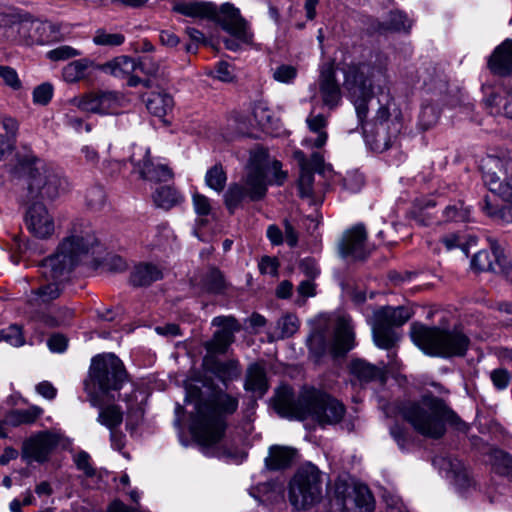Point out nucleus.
Wrapping results in <instances>:
<instances>
[{
    "mask_svg": "<svg viewBox=\"0 0 512 512\" xmlns=\"http://www.w3.org/2000/svg\"><path fill=\"white\" fill-rule=\"evenodd\" d=\"M273 406L282 417L311 419L322 427L340 423L346 413L339 400L314 388L303 389L295 398L291 387L281 386L276 390Z\"/></svg>",
    "mask_w": 512,
    "mask_h": 512,
    "instance_id": "f257e3e1",
    "label": "nucleus"
},
{
    "mask_svg": "<svg viewBox=\"0 0 512 512\" xmlns=\"http://www.w3.org/2000/svg\"><path fill=\"white\" fill-rule=\"evenodd\" d=\"M95 241V237L89 231L71 234L59 244L54 255L42 261L40 274L46 283L35 290V294L42 302H49L60 296L62 282L89 253Z\"/></svg>",
    "mask_w": 512,
    "mask_h": 512,
    "instance_id": "f03ea898",
    "label": "nucleus"
},
{
    "mask_svg": "<svg viewBox=\"0 0 512 512\" xmlns=\"http://www.w3.org/2000/svg\"><path fill=\"white\" fill-rule=\"evenodd\" d=\"M286 174L281 170L279 161L269 159L266 150L259 148L251 153L244 185L233 183L224 194V203L230 213L240 207L245 198L252 201L262 199L267 192L268 185L282 184Z\"/></svg>",
    "mask_w": 512,
    "mask_h": 512,
    "instance_id": "7ed1b4c3",
    "label": "nucleus"
},
{
    "mask_svg": "<svg viewBox=\"0 0 512 512\" xmlns=\"http://www.w3.org/2000/svg\"><path fill=\"white\" fill-rule=\"evenodd\" d=\"M239 400L224 390L212 391L195 404L191 418V433L202 446L211 447L219 443L227 428V417L236 412Z\"/></svg>",
    "mask_w": 512,
    "mask_h": 512,
    "instance_id": "20e7f679",
    "label": "nucleus"
},
{
    "mask_svg": "<svg viewBox=\"0 0 512 512\" xmlns=\"http://www.w3.org/2000/svg\"><path fill=\"white\" fill-rule=\"evenodd\" d=\"M18 166L28 172L25 203L53 201L67 191L68 181L54 167L37 158L25 148L23 154L16 155Z\"/></svg>",
    "mask_w": 512,
    "mask_h": 512,
    "instance_id": "39448f33",
    "label": "nucleus"
},
{
    "mask_svg": "<svg viewBox=\"0 0 512 512\" xmlns=\"http://www.w3.org/2000/svg\"><path fill=\"white\" fill-rule=\"evenodd\" d=\"M400 415L416 432L434 439L444 435L446 422L453 423L457 419L445 402L432 394H425L418 401L404 403Z\"/></svg>",
    "mask_w": 512,
    "mask_h": 512,
    "instance_id": "423d86ee",
    "label": "nucleus"
},
{
    "mask_svg": "<svg viewBox=\"0 0 512 512\" xmlns=\"http://www.w3.org/2000/svg\"><path fill=\"white\" fill-rule=\"evenodd\" d=\"M343 74L344 88L363 123L368 115V102L373 97L374 89H381L388 82L386 70L370 63H350L343 68Z\"/></svg>",
    "mask_w": 512,
    "mask_h": 512,
    "instance_id": "0eeeda50",
    "label": "nucleus"
},
{
    "mask_svg": "<svg viewBox=\"0 0 512 512\" xmlns=\"http://www.w3.org/2000/svg\"><path fill=\"white\" fill-rule=\"evenodd\" d=\"M411 338L424 353L442 358L462 357L470 345L469 337L460 327L443 329L413 324Z\"/></svg>",
    "mask_w": 512,
    "mask_h": 512,
    "instance_id": "6e6552de",
    "label": "nucleus"
},
{
    "mask_svg": "<svg viewBox=\"0 0 512 512\" xmlns=\"http://www.w3.org/2000/svg\"><path fill=\"white\" fill-rule=\"evenodd\" d=\"M321 492V472L311 463L300 467L289 484V500L297 510L318 502Z\"/></svg>",
    "mask_w": 512,
    "mask_h": 512,
    "instance_id": "1a4fd4ad",
    "label": "nucleus"
},
{
    "mask_svg": "<svg viewBox=\"0 0 512 512\" xmlns=\"http://www.w3.org/2000/svg\"><path fill=\"white\" fill-rule=\"evenodd\" d=\"M401 127L397 117H390L388 102L378 108L373 121L363 124L365 141L372 150L382 153L392 145Z\"/></svg>",
    "mask_w": 512,
    "mask_h": 512,
    "instance_id": "9d476101",
    "label": "nucleus"
},
{
    "mask_svg": "<svg viewBox=\"0 0 512 512\" xmlns=\"http://www.w3.org/2000/svg\"><path fill=\"white\" fill-rule=\"evenodd\" d=\"M354 337L350 320L345 317H339L336 320L333 337L330 342L326 341L323 332L314 331L308 338V346L310 352L318 358L326 352L331 353L334 357H339L345 355L354 347Z\"/></svg>",
    "mask_w": 512,
    "mask_h": 512,
    "instance_id": "9b49d317",
    "label": "nucleus"
},
{
    "mask_svg": "<svg viewBox=\"0 0 512 512\" xmlns=\"http://www.w3.org/2000/svg\"><path fill=\"white\" fill-rule=\"evenodd\" d=\"M411 317L409 309L398 307H382L374 313L373 339L382 349H390L399 339L394 327L402 326Z\"/></svg>",
    "mask_w": 512,
    "mask_h": 512,
    "instance_id": "f8f14e48",
    "label": "nucleus"
},
{
    "mask_svg": "<svg viewBox=\"0 0 512 512\" xmlns=\"http://www.w3.org/2000/svg\"><path fill=\"white\" fill-rule=\"evenodd\" d=\"M90 378L104 394L120 390L127 375L122 361L114 354H105L93 358Z\"/></svg>",
    "mask_w": 512,
    "mask_h": 512,
    "instance_id": "ddd939ff",
    "label": "nucleus"
},
{
    "mask_svg": "<svg viewBox=\"0 0 512 512\" xmlns=\"http://www.w3.org/2000/svg\"><path fill=\"white\" fill-rule=\"evenodd\" d=\"M24 222L27 230L38 239H48L55 231V220L44 203H25Z\"/></svg>",
    "mask_w": 512,
    "mask_h": 512,
    "instance_id": "4468645a",
    "label": "nucleus"
},
{
    "mask_svg": "<svg viewBox=\"0 0 512 512\" xmlns=\"http://www.w3.org/2000/svg\"><path fill=\"white\" fill-rule=\"evenodd\" d=\"M294 155L300 165L298 181L300 196L311 197L314 191V172L325 174L326 171L331 170L330 166L325 164L323 155L320 152H313L310 159L302 151H296Z\"/></svg>",
    "mask_w": 512,
    "mask_h": 512,
    "instance_id": "2eb2a0df",
    "label": "nucleus"
},
{
    "mask_svg": "<svg viewBox=\"0 0 512 512\" xmlns=\"http://www.w3.org/2000/svg\"><path fill=\"white\" fill-rule=\"evenodd\" d=\"M223 30L234 36L236 39L250 43L253 38L247 21L241 16L239 9L229 3L223 4L220 9L216 8V14L212 16Z\"/></svg>",
    "mask_w": 512,
    "mask_h": 512,
    "instance_id": "dca6fc26",
    "label": "nucleus"
},
{
    "mask_svg": "<svg viewBox=\"0 0 512 512\" xmlns=\"http://www.w3.org/2000/svg\"><path fill=\"white\" fill-rule=\"evenodd\" d=\"M59 444V437L48 431L39 432L23 442L22 458L27 463H43Z\"/></svg>",
    "mask_w": 512,
    "mask_h": 512,
    "instance_id": "f3484780",
    "label": "nucleus"
},
{
    "mask_svg": "<svg viewBox=\"0 0 512 512\" xmlns=\"http://www.w3.org/2000/svg\"><path fill=\"white\" fill-rule=\"evenodd\" d=\"M323 106L329 110L338 107L342 101V91L336 77V70L332 63L323 64L320 67L318 80L315 84Z\"/></svg>",
    "mask_w": 512,
    "mask_h": 512,
    "instance_id": "a211bd4d",
    "label": "nucleus"
},
{
    "mask_svg": "<svg viewBox=\"0 0 512 512\" xmlns=\"http://www.w3.org/2000/svg\"><path fill=\"white\" fill-rule=\"evenodd\" d=\"M131 162L140 176L149 181H168L173 177L171 169L163 164L155 165L150 158V150L136 147L131 155Z\"/></svg>",
    "mask_w": 512,
    "mask_h": 512,
    "instance_id": "6ab92c4d",
    "label": "nucleus"
},
{
    "mask_svg": "<svg viewBox=\"0 0 512 512\" xmlns=\"http://www.w3.org/2000/svg\"><path fill=\"white\" fill-rule=\"evenodd\" d=\"M212 325L219 327L212 339L205 343L209 353H225L234 342V334L240 331V325L232 316H218L212 320Z\"/></svg>",
    "mask_w": 512,
    "mask_h": 512,
    "instance_id": "aec40b11",
    "label": "nucleus"
},
{
    "mask_svg": "<svg viewBox=\"0 0 512 512\" xmlns=\"http://www.w3.org/2000/svg\"><path fill=\"white\" fill-rule=\"evenodd\" d=\"M367 232L362 224H357L348 229L338 244V251L342 258L363 260L367 257L366 249Z\"/></svg>",
    "mask_w": 512,
    "mask_h": 512,
    "instance_id": "412c9836",
    "label": "nucleus"
},
{
    "mask_svg": "<svg viewBox=\"0 0 512 512\" xmlns=\"http://www.w3.org/2000/svg\"><path fill=\"white\" fill-rule=\"evenodd\" d=\"M481 168L484 181L489 187L512 173V157L506 152L487 155L482 160Z\"/></svg>",
    "mask_w": 512,
    "mask_h": 512,
    "instance_id": "4be33fe9",
    "label": "nucleus"
},
{
    "mask_svg": "<svg viewBox=\"0 0 512 512\" xmlns=\"http://www.w3.org/2000/svg\"><path fill=\"white\" fill-rule=\"evenodd\" d=\"M491 73L505 77L512 74V40L507 39L495 48L488 59Z\"/></svg>",
    "mask_w": 512,
    "mask_h": 512,
    "instance_id": "5701e85b",
    "label": "nucleus"
},
{
    "mask_svg": "<svg viewBox=\"0 0 512 512\" xmlns=\"http://www.w3.org/2000/svg\"><path fill=\"white\" fill-rule=\"evenodd\" d=\"M89 402L91 406L99 408L97 422L109 430L117 429L123 421V411L120 406L115 404L102 405L99 397L89 392Z\"/></svg>",
    "mask_w": 512,
    "mask_h": 512,
    "instance_id": "b1692460",
    "label": "nucleus"
},
{
    "mask_svg": "<svg viewBox=\"0 0 512 512\" xmlns=\"http://www.w3.org/2000/svg\"><path fill=\"white\" fill-rule=\"evenodd\" d=\"M343 507L347 512H373L374 498L365 485H356L350 495L344 498Z\"/></svg>",
    "mask_w": 512,
    "mask_h": 512,
    "instance_id": "393cba45",
    "label": "nucleus"
},
{
    "mask_svg": "<svg viewBox=\"0 0 512 512\" xmlns=\"http://www.w3.org/2000/svg\"><path fill=\"white\" fill-rule=\"evenodd\" d=\"M99 69V64L89 58L73 60L62 69L63 80L67 83H77L90 77L93 70Z\"/></svg>",
    "mask_w": 512,
    "mask_h": 512,
    "instance_id": "a878e982",
    "label": "nucleus"
},
{
    "mask_svg": "<svg viewBox=\"0 0 512 512\" xmlns=\"http://www.w3.org/2000/svg\"><path fill=\"white\" fill-rule=\"evenodd\" d=\"M350 372L361 382L384 381L386 367L373 365L363 359H354L350 363Z\"/></svg>",
    "mask_w": 512,
    "mask_h": 512,
    "instance_id": "bb28decb",
    "label": "nucleus"
},
{
    "mask_svg": "<svg viewBox=\"0 0 512 512\" xmlns=\"http://www.w3.org/2000/svg\"><path fill=\"white\" fill-rule=\"evenodd\" d=\"M163 278V269L157 264L141 262L131 272L130 282L134 286H149Z\"/></svg>",
    "mask_w": 512,
    "mask_h": 512,
    "instance_id": "cd10ccee",
    "label": "nucleus"
},
{
    "mask_svg": "<svg viewBox=\"0 0 512 512\" xmlns=\"http://www.w3.org/2000/svg\"><path fill=\"white\" fill-rule=\"evenodd\" d=\"M444 469L448 471L454 480L455 486L462 492H467L475 487V482L461 460L457 458L443 459Z\"/></svg>",
    "mask_w": 512,
    "mask_h": 512,
    "instance_id": "c85d7f7f",
    "label": "nucleus"
},
{
    "mask_svg": "<svg viewBox=\"0 0 512 512\" xmlns=\"http://www.w3.org/2000/svg\"><path fill=\"white\" fill-rule=\"evenodd\" d=\"M310 132L316 134L315 137H306L302 144L310 148H321L325 145L328 134L326 132L327 119L322 114H313V111L306 119Z\"/></svg>",
    "mask_w": 512,
    "mask_h": 512,
    "instance_id": "c756f323",
    "label": "nucleus"
},
{
    "mask_svg": "<svg viewBox=\"0 0 512 512\" xmlns=\"http://www.w3.org/2000/svg\"><path fill=\"white\" fill-rule=\"evenodd\" d=\"M173 10L187 17L202 19H211L216 14V6L213 3L193 0L178 2L173 6Z\"/></svg>",
    "mask_w": 512,
    "mask_h": 512,
    "instance_id": "7c9ffc66",
    "label": "nucleus"
},
{
    "mask_svg": "<svg viewBox=\"0 0 512 512\" xmlns=\"http://www.w3.org/2000/svg\"><path fill=\"white\" fill-rule=\"evenodd\" d=\"M491 249L493 257L496 262L493 263L488 251L482 250L476 253L471 261L472 267L478 271H497V265L503 267L505 265V258L501 255V250L496 241H491Z\"/></svg>",
    "mask_w": 512,
    "mask_h": 512,
    "instance_id": "2f4dec72",
    "label": "nucleus"
},
{
    "mask_svg": "<svg viewBox=\"0 0 512 512\" xmlns=\"http://www.w3.org/2000/svg\"><path fill=\"white\" fill-rule=\"evenodd\" d=\"M297 454L296 449L287 446L274 445L269 449L265 465L270 470H281L289 467Z\"/></svg>",
    "mask_w": 512,
    "mask_h": 512,
    "instance_id": "473e14b6",
    "label": "nucleus"
},
{
    "mask_svg": "<svg viewBox=\"0 0 512 512\" xmlns=\"http://www.w3.org/2000/svg\"><path fill=\"white\" fill-rule=\"evenodd\" d=\"M99 70L114 77L124 78L137 70L136 60L130 56L121 55L111 61L99 65Z\"/></svg>",
    "mask_w": 512,
    "mask_h": 512,
    "instance_id": "72a5a7b5",
    "label": "nucleus"
},
{
    "mask_svg": "<svg viewBox=\"0 0 512 512\" xmlns=\"http://www.w3.org/2000/svg\"><path fill=\"white\" fill-rule=\"evenodd\" d=\"M174 107L172 96L166 92H153L146 99V108L154 116L164 118Z\"/></svg>",
    "mask_w": 512,
    "mask_h": 512,
    "instance_id": "f704fd0d",
    "label": "nucleus"
},
{
    "mask_svg": "<svg viewBox=\"0 0 512 512\" xmlns=\"http://www.w3.org/2000/svg\"><path fill=\"white\" fill-rule=\"evenodd\" d=\"M245 389L258 393L259 395L265 394L268 390V383L264 368L259 364H252L249 366L244 385Z\"/></svg>",
    "mask_w": 512,
    "mask_h": 512,
    "instance_id": "c9c22d12",
    "label": "nucleus"
},
{
    "mask_svg": "<svg viewBox=\"0 0 512 512\" xmlns=\"http://www.w3.org/2000/svg\"><path fill=\"white\" fill-rule=\"evenodd\" d=\"M36 25L37 23L29 18L20 15H11L9 16L6 33L9 37L18 36L20 39H30L32 38L31 32Z\"/></svg>",
    "mask_w": 512,
    "mask_h": 512,
    "instance_id": "e433bc0d",
    "label": "nucleus"
},
{
    "mask_svg": "<svg viewBox=\"0 0 512 512\" xmlns=\"http://www.w3.org/2000/svg\"><path fill=\"white\" fill-rule=\"evenodd\" d=\"M486 104L495 112L499 113L503 110L504 114L512 119V87H503L501 91L491 93L486 98Z\"/></svg>",
    "mask_w": 512,
    "mask_h": 512,
    "instance_id": "4c0bfd02",
    "label": "nucleus"
},
{
    "mask_svg": "<svg viewBox=\"0 0 512 512\" xmlns=\"http://www.w3.org/2000/svg\"><path fill=\"white\" fill-rule=\"evenodd\" d=\"M481 208L488 217L499 224L512 223V203L499 207L492 202L489 196H486L483 199Z\"/></svg>",
    "mask_w": 512,
    "mask_h": 512,
    "instance_id": "58836bf2",
    "label": "nucleus"
},
{
    "mask_svg": "<svg viewBox=\"0 0 512 512\" xmlns=\"http://www.w3.org/2000/svg\"><path fill=\"white\" fill-rule=\"evenodd\" d=\"M153 201L159 208L169 210L183 201V197L171 186H160L153 194Z\"/></svg>",
    "mask_w": 512,
    "mask_h": 512,
    "instance_id": "ea45409f",
    "label": "nucleus"
},
{
    "mask_svg": "<svg viewBox=\"0 0 512 512\" xmlns=\"http://www.w3.org/2000/svg\"><path fill=\"white\" fill-rule=\"evenodd\" d=\"M43 414V409L38 406H31L27 409L13 410L8 415V421L13 426L32 424Z\"/></svg>",
    "mask_w": 512,
    "mask_h": 512,
    "instance_id": "a19ab883",
    "label": "nucleus"
},
{
    "mask_svg": "<svg viewBox=\"0 0 512 512\" xmlns=\"http://www.w3.org/2000/svg\"><path fill=\"white\" fill-rule=\"evenodd\" d=\"M213 372L226 385L240 376L241 369L237 360H228L216 363Z\"/></svg>",
    "mask_w": 512,
    "mask_h": 512,
    "instance_id": "79ce46f5",
    "label": "nucleus"
},
{
    "mask_svg": "<svg viewBox=\"0 0 512 512\" xmlns=\"http://www.w3.org/2000/svg\"><path fill=\"white\" fill-rule=\"evenodd\" d=\"M70 102L84 112L102 114L100 92L74 97Z\"/></svg>",
    "mask_w": 512,
    "mask_h": 512,
    "instance_id": "37998d69",
    "label": "nucleus"
},
{
    "mask_svg": "<svg viewBox=\"0 0 512 512\" xmlns=\"http://www.w3.org/2000/svg\"><path fill=\"white\" fill-rule=\"evenodd\" d=\"M227 182V175L226 172L221 164H215L212 166L205 175V183L206 185L216 191L217 193H220L223 191V189L226 186Z\"/></svg>",
    "mask_w": 512,
    "mask_h": 512,
    "instance_id": "c03bdc74",
    "label": "nucleus"
},
{
    "mask_svg": "<svg viewBox=\"0 0 512 512\" xmlns=\"http://www.w3.org/2000/svg\"><path fill=\"white\" fill-rule=\"evenodd\" d=\"M299 328V320L293 314H286L278 319L274 335L278 339L292 336Z\"/></svg>",
    "mask_w": 512,
    "mask_h": 512,
    "instance_id": "a18cd8bd",
    "label": "nucleus"
},
{
    "mask_svg": "<svg viewBox=\"0 0 512 512\" xmlns=\"http://www.w3.org/2000/svg\"><path fill=\"white\" fill-rule=\"evenodd\" d=\"M493 469L500 475L512 478V456L503 450H494L491 455Z\"/></svg>",
    "mask_w": 512,
    "mask_h": 512,
    "instance_id": "49530a36",
    "label": "nucleus"
},
{
    "mask_svg": "<svg viewBox=\"0 0 512 512\" xmlns=\"http://www.w3.org/2000/svg\"><path fill=\"white\" fill-rule=\"evenodd\" d=\"M92 41L97 46L117 47L125 42V36L122 33H111L105 29H97Z\"/></svg>",
    "mask_w": 512,
    "mask_h": 512,
    "instance_id": "de8ad7c7",
    "label": "nucleus"
},
{
    "mask_svg": "<svg viewBox=\"0 0 512 512\" xmlns=\"http://www.w3.org/2000/svg\"><path fill=\"white\" fill-rule=\"evenodd\" d=\"M102 114L118 113L122 107L123 97L116 92L104 91L100 92Z\"/></svg>",
    "mask_w": 512,
    "mask_h": 512,
    "instance_id": "09e8293b",
    "label": "nucleus"
},
{
    "mask_svg": "<svg viewBox=\"0 0 512 512\" xmlns=\"http://www.w3.org/2000/svg\"><path fill=\"white\" fill-rule=\"evenodd\" d=\"M204 285L212 293H222L227 288L223 274L216 268H211L204 278Z\"/></svg>",
    "mask_w": 512,
    "mask_h": 512,
    "instance_id": "8fccbe9b",
    "label": "nucleus"
},
{
    "mask_svg": "<svg viewBox=\"0 0 512 512\" xmlns=\"http://www.w3.org/2000/svg\"><path fill=\"white\" fill-rule=\"evenodd\" d=\"M253 116L259 126L263 129H269L273 126V112L265 102L259 101L254 104Z\"/></svg>",
    "mask_w": 512,
    "mask_h": 512,
    "instance_id": "3c124183",
    "label": "nucleus"
},
{
    "mask_svg": "<svg viewBox=\"0 0 512 512\" xmlns=\"http://www.w3.org/2000/svg\"><path fill=\"white\" fill-rule=\"evenodd\" d=\"M85 202L89 209L93 211L101 210L106 203V193L102 186H93L87 189Z\"/></svg>",
    "mask_w": 512,
    "mask_h": 512,
    "instance_id": "603ef678",
    "label": "nucleus"
},
{
    "mask_svg": "<svg viewBox=\"0 0 512 512\" xmlns=\"http://www.w3.org/2000/svg\"><path fill=\"white\" fill-rule=\"evenodd\" d=\"M443 216L445 221L464 222L469 219L470 210L464 205L463 202L458 201L451 205H448L443 210Z\"/></svg>",
    "mask_w": 512,
    "mask_h": 512,
    "instance_id": "864d4df0",
    "label": "nucleus"
},
{
    "mask_svg": "<svg viewBox=\"0 0 512 512\" xmlns=\"http://www.w3.org/2000/svg\"><path fill=\"white\" fill-rule=\"evenodd\" d=\"M384 30L390 31H408L411 28V22L400 11L391 12L387 21L382 24Z\"/></svg>",
    "mask_w": 512,
    "mask_h": 512,
    "instance_id": "5fc2aeb1",
    "label": "nucleus"
},
{
    "mask_svg": "<svg viewBox=\"0 0 512 512\" xmlns=\"http://www.w3.org/2000/svg\"><path fill=\"white\" fill-rule=\"evenodd\" d=\"M489 190L507 203H512V173L503 177L497 184L489 186Z\"/></svg>",
    "mask_w": 512,
    "mask_h": 512,
    "instance_id": "6e6d98bb",
    "label": "nucleus"
},
{
    "mask_svg": "<svg viewBox=\"0 0 512 512\" xmlns=\"http://www.w3.org/2000/svg\"><path fill=\"white\" fill-rule=\"evenodd\" d=\"M54 87L51 83L45 82L36 86L33 90V103L36 105L46 106L52 99Z\"/></svg>",
    "mask_w": 512,
    "mask_h": 512,
    "instance_id": "4d7b16f0",
    "label": "nucleus"
},
{
    "mask_svg": "<svg viewBox=\"0 0 512 512\" xmlns=\"http://www.w3.org/2000/svg\"><path fill=\"white\" fill-rule=\"evenodd\" d=\"M81 55V51L69 45H61L55 49L48 51L46 54L47 58L51 61H65Z\"/></svg>",
    "mask_w": 512,
    "mask_h": 512,
    "instance_id": "13d9d810",
    "label": "nucleus"
},
{
    "mask_svg": "<svg viewBox=\"0 0 512 512\" xmlns=\"http://www.w3.org/2000/svg\"><path fill=\"white\" fill-rule=\"evenodd\" d=\"M297 76V69L292 65L282 64L272 69V77L275 81L291 84Z\"/></svg>",
    "mask_w": 512,
    "mask_h": 512,
    "instance_id": "bf43d9fd",
    "label": "nucleus"
},
{
    "mask_svg": "<svg viewBox=\"0 0 512 512\" xmlns=\"http://www.w3.org/2000/svg\"><path fill=\"white\" fill-rule=\"evenodd\" d=\"M438 118L439 114L434 106H423L419 115V125L423 130H428L437 123Z\"/></svg>",
    "mask_w": 512,
    "mask_h": 512,
    "instance_id": "052dcab7",
    "label": "nucleus"
},
{
    "mask_svg": "<svg viewBox=\"0 0 512 512\" xmlns=\"http://www.w3.org/2000/svg\"><path fill=\"white\" fill-rule=\"evenodd\" d=\"M2 341L7 342L11 346L19 347L25 342L21 328L17 325H11L6 329L1 330Z\"/></svg>",
    "mask_w": 512,
    "mask_h": 512,
    "instance_id": "680f3d73",
    "label": "nucleus"
},
{
    "mask_svg": "<svg viewBox=\"0 0 512 512\" xmlns=\"http://www.w3.org/2000/svg\"><path fill=\"white\" fill-rule=\"evenodd\" d=\"M137 70L147 75L150 79L157 77L160 72L159 64L149 56H143L136 61Z\"/></svg>",
    "mask_w": 512,
    "mask_h": 512,
    "instance_id": "e2e57ef3",
    "label": "nucleus"
},
{
    "mask_svg": "<svg viewBox=\"0 0 512 512\" xmlns=\"http://www.w3.org/2000/svg\"><path fill=\"white\" fill-rule=\"evenodd\" d=\"M0 78L3 80L5 85L13 90H19L22 87L21 80L15 69L9 66L0 65Z\"/></svg>",
    "mask_w": 512,
    "mask_h": 512,
    "instance_id": "0e129e2a",
    "label": "nucleus"
},
{
    "mask_svg": "<svg viewBox=\"0 0 512 512\" xmlns=\"http://www.w3.org/2000/svg\"><path fill=\"white\" fill-rule=\"evenodd\" d=\"M74 463L78 470L82 471L86 477L95 475V468L91 464L90 455L85 451H80L74 456Z\"/></svg>",
    "mask_w": 512,
    "mask_h": 512,
    "instance_id": "69168bd1",
    "label": "nucleus"
},
{
    "mask_svg": "<svg viewBox=\"0 0 512 512\" xmlns=\"http://www.w3.org/2000/svg\"><path fill=\"white\" fill-rule=\"evenodd\" d=\"M490 379L496 389L504 390L508 387L511 376L506 369L497 368L490 373Z\"/></svg>",
    "mask_w": 512,
    "mask_h": 512,
    "instance_id": "338daca9",
    "label": "nucleus"
},
{
    "mask_svg": "<svg viewBox=\"0 0 512 512\" xmlns=\"http://www.w3.org/2000/svg\"><path fill=\"white\" fill-rule=\"evenodd\" d=\"M192 199L195 212L199 216H207L210 214L212 208L208 197L203 194L195 193Z\"/></svg>",
    "mask_w": 512,
    "mask_h": 512,
    "instance_id": "774afa93",
    "label": "nucleus"
}]
</instances>
